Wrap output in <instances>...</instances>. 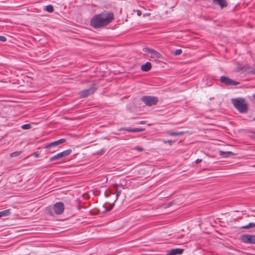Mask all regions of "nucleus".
I'll use <instances>...</instances> for the list:
<instances>
[{
    "instance_id": "nucleus-10",
    "label": "nucleus",
    "mask_w": 255,
    "mask_h": 255,
    "mask_svg": "<svg viewBox=\"0 0 255 255\" xmlns=\"http://www.w3.org/2000/svg\"><path fill=\"white\" fill-rule=\"evenodd\" d=\"M53 209L56 214L60 215L64 210V204L61 202L56 203L54 205Z\"/></svg>"
},
{
    "instance_id": "nucleus-14",
    "label": "nucleus",
    "mask_w": 255,
    "mask_h": 255,
    "mask_svg": "<svg viewBox=\"0 0 255 255\" xmlns=\"http://www.w3.org/2000/svg\"><path fill=\"white\" fill-rule=\"evenodd\" d=\"M151 68V63L149 62H147L145 64L141 65V69L143 71H148Z\"/></svg>"
},
{
    "instance_id": "nucleus-24",
    "label": "nucleus",
    "mask_w": 255,
    "mask_h": 255,
    "mask_svg": "<svg viewBox=\"0 0 255 255\" xmlns=\"http://www.w3.org/2000/svg\"><path fill=\"white\" fill-rule=\"evenodd\" d=\"M122 130H125L129 132H133V128H121L119 129L120 131Z\"/></svg>"
},
{
    "instance_id": "nucleus-37",
    "label": "nucleus",
    "mask_w": 255,
    "mask_h": 255,
    "mask_svg": "<svg viewBox=\"0 0 255 255\" xmlns=\"http://www.w3.org/2000/svg\"><path fill=\"white\" fill-rule=\"evenodd\" d=\"M253 97L255 98V94L253 95Z\"/></svg>"
},
{
    "instance_id": "nucleus-33",
    "label": "nucleus",
    "mask_w": 255,
    "mask_h": 255,
    "mask_svg": "<svg viewBox=\"0 0 255 255\" xmlns=\"http://www.w3.org/2000/svg\"><path fill=\"white\" fill-rule=\"evenodd\" d=\"M57 150V149H55V148H51V150H55V151H56Z\"/></svg>"
},
{
    "instance_id": "nucleus-29",
    "label": "nucleus",
    "mask_w": 255,
    "mask_h": 255,
    "mask_svg": "<svg viewBox=\"0 0 255 255\" xmlns=\"http://www.w3.org/2000/svg\"><path fill=\"white\" fill-rule=\"evenodd\" d=\"M201 161H202V159H199V158H198V159H196V161H195V163H196V164H198V163H199L200 162H201Z\"/></svg>"
},
{
    "instance_id": "nucleus-9",
    "label": "nucleus",
    "mask_w": 255,
    "mask_h": 255,
    "mask_svg": "<svg viewBox=\"0 0 255 255\" xmlns=\"http://www.w3.org/2000/svg\"><path fill=\"white\" fill-rule=\"evenodd\" d=\"M96 89L97 88H95L94 86H93L92 87H90L88 89H85L82 90L80 93V95L82 98L87 97L93 94L95 92Z\"/></svg>"
},
{
    "instance_id": "nucleus-22",
    "label": "nucleus",
    "mask_w": 255,
    "mask_h": 255,
    "mask_svg": "<svg viewBox=\"0 0 255 255\" xmlns=\"http://www.w3.org/2000/svg\"><path fill=\"white\" fill-rule=\"evenodd\" d=\"M31 125L30 124H25L21 126V128L23 129H28L31 128Z\"/></svg>"
},
{
    "instance_id": "nucleus-15",
    "label": "nucleus",
    "mask_w": 255,
    "mask_h": 255,
    "mask_svg": "<svg viewBox=\"0 0 255 255\" xmlns=\"http://www.w3.org/2000/svg\"><path fill=\"white\" fill-rule=\"evenodd\" d=\"M10 211L9 209L5 210L0 212V218L2 217H5L9 215Z\"/></svg>"
},
{
    "instance_id": "nucleus-31",
    "label": "nucleus",
    "mask_w": 255,
    "mask_h": 255,
    "mask_svg": "<svg viewBox=\"0 0 255 255\" xmlns=\"http://www.w3.org/2000/svg\"><path fill=\"white\" fill-rule=\"evenodd\" d=\"M146 123V121H140L139 123H138V124H141V125H143V124H145Z\"/></svg>"
},
{
    "instance_id": "nucleus-26",
    "label": "nucleus",
    "mask_w": 255,
    "mask_h": 255,
    "mask_svg": "<svg viewBox=\"0 0 255 255\" xmlns=\"http://www.w3.org/2000/svg\"><path fill=\"white\" fill-rule=\"evenodd\" d=\"M6 40V38L4 36H0V41L2 42H5Z\"/></svg>"
},
{
    "instance_id": "nucleus-11",
    "label": "nucleus",
    "mask_w": 255,
    "mask_h": 255,
    "mask_svg": "<svg viewBox=\"0 0 255 255\" xmlns=\"http://www.w3.org/2000/svg\"><path fill=\"white\" fill-rule=\"evenodd\" d=\"M213 3L219 5L221 9L228 6V3L226 0H213Z\"/></svg>"
},
{
    "instance_id": "nucleus-3",
    "label": "nucleus",
    "mask_w": 255,
    "mask_h": 255,
    "mask_svg": "<svg viewBox=\"0 0 255 255\" xmlns=\"http://www.w3.org/2000/svg\"><path fill=\"white\" fill-rule=\"evenodd\" d=\"M66 141V139L62 138L56 141H54L49 143L45 144L44 148L46 149V152L49 153H53L55 150H51V148L57 149V146Z\"/></svg>"
},
{
    "instance_id": "nucleus-27",
    "label": "nucleus",
    "mask_w": 255,
    "mask_h": 255,
    "mask_svg": "<svg viewBox=\"0 0 255 255\" xmlns=\"http://www.w3.org/2000/svg\"><path fill=\"white\" fill-rule=\"evenodd\" d=\"M163 142L164 143H167L171 145L173 141H172L171 140H163Z\"/></svg>"
},
{
    "instance_id": "nucleus-6",
    "label": "nucleus",
    "mask_w": 255,
    "mask_h": 255,
    "mask_svg": "<svg viewBox=\"0 0 255 255\" xmlns=\"http://www.w3.org/2000/svg\"><path fill=\"white\" fill-rule=\"evenodd\" d=\"M220 82L226 86H236L240 84L239 82L230 79L226 76L221 77Z\"/></svg>"
},
{
    "instance_id": "nucleus-4",
    "label": "nucleus",
    "mask_w": 255,
    "mask_h": 255,
    "mask_svg": "<svg viewBox=\"0 0 255 255\" xmlns=\"http://www.w3.org/2000/svg\"><path fill=\"white\" fill-rule=\"evenodd\" d=\"M141 101L147 106H152L155 105L157 103L158 98L153 96H145L142 97Z\"/></svg>"
},
{
    "instance_id": "nucleus-25",
    "label": "nucleus",
    "mask_w": 255,
    "mask_h": 255,
    "mask_svg": "<svg viewBox=\"0 0 255 255\" xmlns=\"http://www.w3.org/2000/svg\"><path fill=\"white\" fill-rule=\"evenodd\" d=\"M121 193H122V191L121 190H117L116 191V199H118V197L121 195Z\"/></svg>"
},
{
    "instance_id": "nucleus-28",
    "label": "nucleus",
    "mask_w": 255,
    "mask_h": 255,
    "mask_svg": "<svg viewBox=\"0 0 255 255\" xmlns=\"http://www.w3.org/2000/svg\"><path fill=\"white\" fill-rule=\"evenodd\" d=\"M135 149L138 151H141L143 150V148L140 147H136Z\"/></svg>"
},
{
    "instance_id": "nucleus-35",
    "label": "nucleus",
    "mask_w": 255,
    "mask_h": 255,
    "mask_svg": "<svg viewBox=\"0 0 255 255\" xmlns=\"http://www.w3.org/2000/svg\"><path fill=\"white\" fill-rule=\"evenodd\" d=\"M253 74H255V69L253 71Z\"/></svg>"
},
{
    "instance_id": "nucleus-19",
    "label": "nucleus",
    "mask_w": 255,
    "mask_h": 255,
    "mask_svg": "<svg viewBox=\"0 0 255 255\" xmlns=\"http://www.w3.org/2000/svg\"><path fill=\"white\" fill-rule=\"evenodd\" d=\"M175 204V201H173L168 204H164L163 205V207L164 208H167L171 206H172L173 205Z\"/></svg>"
},
{
    "instance_id": "nucleus-2",
    "label": "nucleus",
    "mask_w": 255,
    "mask_h": 255,
    "mask_svg": "<svg viewBox=\"0 0 255 255\" xmlns=\"http://www.w3.org/2000/svg\"><path fill=\"white\" fill-rule=\"evenodd\" d=\"M231 103L234 107L241 113H246L248 111V104L244 98H238L232 99Z\"/></svg>"
},
{
    "instance_id": "nucleus-13",
    "label": "nucleus",
    "mask_w": 255,
    "mask_h": 255,
    "mask_svg": "<svg viewBox=\"0 0 255 255\" xmlns=\"http://www.w3.org/2000/svg\"><path fill=\"white\" fill-rule=\"evenodd\" d=\"M219 155L224 158L232 156L235 155V153L231 151H219Z\"/></svg>"
},
{
    "instance_id": "nucleus-21",
    "label": "nucleus",
    "mask_w": 255,
    "mask_h": 255,
    "mask_svg": "<svg viewBox=\"0 0 255 255\" xmlns=\"http://www.w3.org/2000/svg\"><path fill=\"white\" fill-rule=\"evenodd\" d=\"M145 130L143 128H133V132H137L143 131Z\"/></svg>"
},
{
    "instance_id": "nucleus-32",
    "label": "nucleus",
    "mask_w": 255,
    "mask_h": 255,
    "mask_svg": "<svg viewBox=\"0 0 255 255\" xmlns=\"http://www.w3.org/2000/svg\"><path fill=\"white\" fill-rule=\"evenodd\" d=\"M34 156L35 157H38L39 156V154L38 153H37V152H34Z\"/></svg>"
},
{
    "instance_id": "nucleus-8",
    "label": "nucleus",
    "mask_w": 255,
    "mask_h": 255,
    "mask_svg": "<svg viewBox=\"0 0 255 255\" xmlns=\"http://www.w3.org/2000/svg\"><path fill=\"white\" fill-rule=\"evenodd\" d=\"M143 51L150 54V57L151 58H161L162 57L159 52L151 48H144L143 49Z\"/></svg>"
},
{
    "instance_id": "nucleus-12",
    "label": "nucleus",
    "mask_w": 255,
    "mask_h": 255,
    "mask_svg": "<svg viewBox=\"0 0 255 255\" xmlns=\"http://www.w3.org/2000/svg\"><path fill=\"white\" fill-rule=\"evenodd\" d=\"M183 249H175L170 250L167 254V255H177L182 254L183 252Z\"/></svg>"
},
{
    "instance_id": "nucleus-7",
    "label": "nucleus",
    "mask_w": 255,
    "mask_h": 255,
    "mask_svg": "<svg viewBox=\"0 0 255 255\" xmlns=\"http://www.w3.org/2000/svg\"><path fill=\"white\" fill-rule=\"evenodd\" d=\"M241 241L246 244H255V236L251 235H243L240 238Z\"/></svg>"
},
{
    "instance_id": "nucleus-18",
    "label": "nucleus",
    "mask_w": 255,
    "mask_h": 255,
    "mask_svg": "<svg viewBox=\"0 0 255 255\" xmlns=\"http://www.w3.org/2000/svg\"><path fill=\"white\" fill-rule=\"evenodd\" d=\"M255 227V223H250L248 225L244 226L242 227L243 229H249Z\"/></svg>"
},
{
    "instance_id": "nucleus-34",
    "label": "nucleus",
    "mask_w": 255,
    "mask_h": 255,
    "mask_svg": "<svg viewBox=\"0 0 255 255\" xmlns=\"http://www.w3.org/2000/svg\"><path fill=\"white\" fill-rule=\"evenodd\" d=\"M116 187H120V186L122 187V186H123V185H122L117 184V185H116Z\"/></svg>"
},
{
    "instance_id": "nucleus-17",
    "label": "nucleus",
    "mask_w": 255,
    "mask_h": 255,
    "mask_svg": "<svg viewBox=\"0 0 255 255\" xmlns=\"http://www.w3.org/2000/svg\"><path fill=\"white\" fill-rule=\"evenodd\" d=\"M44 9L48 12H52L54 10L53 7L52 5H47L45 7Z\"/></svg>"
},
{
    "instance_id": "nucleus-5",
    "label": "nucleus",
    "mask_w": 255,
    "mask_h": 255,
    "mask_svg": "<svg viewBox=\"0 0 255 255\" xmlns=\"http://www.w3.org/2000/svg\"><path fill=\"white\" fill-rule=\"evenodd\" d=\"M72 152V150L69 149L66 150H64L61 152L58 153V154L55 155L51 157L49 159L50 161H52L56 160H59L63 157H66L69 154H70Z\"/></svg>"
},
{
    "instance_id": "nucleus-20",
    "label": "nucleus",
    "mask_w": 255,
    "mask_h": 255,
    "mask_svg": "<svg viewBox=\"0 0 255 255\" xmlns=\"http://www.w3.org/2000/svg\"><path fill=\"white\" fill-rule=\"evenodd\" d=\"M21 151H15L11 153L10 155L11 157H15L21 154Z\"/></svg>"
},
{
    "instance_id": "nucleus-16",
    "label": "nucleus",
    "mask_w": 255,
    "mask_h": 255,
    "mask_svg": "<svg viewBox=\"0 0 255 255\" xmlns=\"http://www.w3.org/2000/svg\"><path fill=\"white\" fill-rule=\"evenodd\" d=\"M184 133L182 131L179 132H168V134L172 136H180L182 135Z\"/></svg>"
},
{
    "instance_id": "nucleus-23",
    "label": "nucleus",
    "mask_w": 255,
    "mask_h": 255,
    "mask_svg": "<svg viewBox=\"0 0 255 255\" xmlns=\"http://www.w3.org/2000/svg\"><path fill=\"white\" fill-rule=\"evenodd\" d=\"M182 52V51L181 49H177L175 52H174V54L175 55H180Z\"/></svg>"
},
{
    "instance_id": "nucleus-30",
    "label": "nucleus",
    "mask_w": 255,
    "mask_h": 255,
    "mask_svg": "<svg viewBox=\"0 0 255 255\" xmlns=\"http://www.w3.org/2000/svg\"><path fill=\"white\" fill-rule=\"evenodd\" d=\"M137 15H138V16H140V15H141V11H140V10H138L137 11Z\"/></svg>"
},
{
    "instance_id": "nucleus-36",
    "label": "nucleus",
    "mask_w": 255,
    "mask_h": 255,
    "mask_svg": "<svg viewBox=\"0 0 255 255\" xmlns=\"http://www.w3.org/2000/svg\"><path fill=\"white\" fill-rule=\"evenodd\" d=\"M113 206H114V205H112V207H111L110 209H109L108 210V211L111 210L112 209V208H113Z\"/></svg>"
},
{
    "instance_id": "nucleus-1",
    "label": "nucleus",
    "mask_w": 255,
    "mask_h": 255,
    "mask_svg": "<svg viewBox=\"0 0 255 255\" xmlns=\"http://www.w3.org/2000/svg\"><path fill=\"white\" fill-rule=\"evenodd\" d=\"M113 13L110 12H104L95 15L90 21V25L95 28L105 26L111 22L114 19Z\"/></svg>"
}]
</instances>
